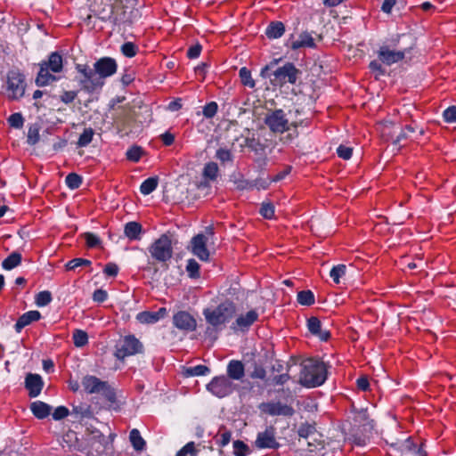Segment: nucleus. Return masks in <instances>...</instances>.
<instances>
[{
  "mask_svg": "<svg viewBox=\"0 0 456 456\" xmlns=\"http://www.w3.org/2000/svg\"><path fill=\"white\" fill-rule=\"evenodd\" d=\"M40 139L37 128H29L28 133V142L31 145L36 144Z\"/></svg>",
  "mask_w": 456,
  "mask_h": 456,
  "instance_id": "obj_60",
  "label": "nucleus"
},
{
  "mask_svg": "<svg viewBox=\"0 0 456 456\" xmlns=\"http://www.w3.org/2000/svg\"><path fill=\"white\" fill-rule=\"evenodd\" d=\"M245 146L254 151L256 154H262L265 150V145L258 138L254 136L245 139Z\"/></svg>",
  "mask_w": 456,
  "mask_h": 456,
  "instance_id": "obj_31",
  "label": "nucleus"
},
{
  "mask_svg": "<svg viewBox=\"0 0 456 456\" xmlns=\"http://www.w3.org/2000/svg\"><path fill=\"white\" fill-rule=\"evenodd\" d=\"M63 69V58L58 52H53L48 56V60L39 63V71L35 83L37 86H45L58 79L52 74L59 73Z\"/></svg>",
  "mask_w": 456,
  "mask_h": 456,
  "instance_id": "obj_4",
  "label": "nucleus"
},
{
  "mask_svg": "<svg viewBox=\"0 0 456 456\" xmlns=\"http://www.w3.org/2000/svg\"><path fill=\"white\" fill-rule=\"evenodd\" d=\"M218 175L219 167L216 162L211 161L205 164L202 171V175L204 179L208 181H215L216 180Z\"/></svg>",
  "mask_w": 456,
  "mask_h": 456,
  "instance_id": "obj_27",
  "label": "nucleus"
},
{
  "mask_svg": "<svg viewBox=\"0 0 456 456\" xmlns=\"http://www.w3.org/2000/svg\"><path fill=\"white\" fill-rule=\"evenodd\" d=\"M118 270H119L118 266L115 263L110 262V263H108L105 265L103 273L107 276L115 277L118 275Z\"/></svg>",
  "mask_w": 456,
  "mask_h": 456,
  "instance_id": "obj_59",
  "label": "nucleus"
},
{
  "mask_svg": "<svg viewBox=\"0 0 456 456\" xmlns=\"http://www.w3.org/2000/svg\"><path fill=\"white\" fill-rule=\"evenodd\" d=\"M51 406L42 401H36L30 404V411L38 419L48 417L51 413Z\"/></svg>",
  "mask_w": 456,
  "mask_h": 456,
  "instance_id": "obj_24",
  "label": "nucleus"
},
{
  "mask_svg": "<svg viewBox=\"0 0 456 456\" xmlns=\"http://www.w3.org/2000/svg\"><path fill=\"white\" fill-rule=\"evenodd\" d=\"M82 385L88 394H102L107 401L110 403L116 401L114 389L106 381H102L95 376H85L82 379Z\"/></svg>",
  "mask_w": 456,
  "mask_h": 456,
  "instance_id": "obj_8",
  "label": "nucleus"
},
{
  "mask_svg": "<svg viewBox=\"0 0 456 456\" xmlns=\"http://www.w3.org/2000/svg\"><path fill=\"white\" fill-rule=\"evenodd\" d=\"M236 312V304L230 299H225L214 308H205L203 315L213 330L219 331L233 319Z\"/></svg>",
  "mask_w": 456,
  "mask_h": 456,
  "instance_id": "obj_2",
  "label": "nucleus"
},
{
  "mask_svg": "<svg viewBox=\"0 0 456 456\" xmlns=\"http://www.w3.org/2000/svg\"><path fill=\"white\" fill-rule=\"evenodd\" d=\"M216 158L219 159L223 164L225 162L232 161V154L230 150L220 148L216 152Z\"/></svg>",
  "mask_w": 456,
  "mask_h": 456,
  "instance_id": "obj_50",
  "label": "nucleus"
},
{
  "mask_svg": "<svg viewBox=\"0 0 456 456\" xmlns=\"http://www.w3.org/2000/svg\"><path fill=\"white\" fill-rule=\"evenodd\" d=\"M227 375L230 380H241L245 376V366L240 360H231L226 368Z\"/></svg>",
  "mask_w": 456,
  "mask_h": 456,
  "instance_id": "obj_20",
  "label": "nucleus"
},
{
  "mask_svg": "<svg viewBox=\"0 0 456 456\" xmlns=\"http://www.w3.org/2000/svg\"><path fill=\"white\" fill-rule=\"evenodd\" d=\"M407 53L406 49L397 51L391 49L388 45H382L378 51V57L382 63L390 66L403 60Z\"/></svg>",
  "mask_w": 456,
  "mask_h": 456,
  "instance_id": "obj_17",
  "label": "nucleus"
},
{
  "mask_svg": "<svg viewBox=\"0 0 456 456\" xmlns=\"http://www.w3.org/2000/svg\"><path fill=\"white\" fill-rule=\"evenodd\" d=\"M197 452L195 443L189 442L177 452L176 456H196Z\"/></svg>",
  "mask_w": 456,
  "mask_h": 456,
  "instance_id": "obj_46",
  "label": "nucleus"
},
{
  "mask_svg": "<svg viewBox=\"0 0 456 456\" xmlns=\"http://www.w3.org/2000/svg\"><path fill=\"white\" fill-rule=\"evenodd\" d=\"M8 122L11 126L20 128L23 126L24 118L20 113H13L9 117Z\"/></svg>",
  "mask_w": 456,
  "mask_h": 456,
  "instance_id": "obj_51",
  "label": "nucleus"
},
{
  "mask_svg": "<svg viewBox=\"0 0 456 456\" xmlns=\"http://www.w3.org/2000/svg\"><path fill=\"white\" fill-rule=\"evenodd\" d=\"M151 257L159 263H167L173 256V245L171 236L162 234L150 247Z\"/></svg>",
  "mask_w": 456,
  "mask_h": 456,
  "instance_id": "obj_9",
  "label": "nucleus"
},
{
  "mask_svg": "<svg viewBox=\"0 0 456 456\" xmlns=\"http://www.w3.org/2000/svg\"><path fill=\"white\" fill-rule=\"evenodd\" d=\"M297 302L302 305L310 306L315 302L314 295L309 289L301 290L297 293Z\"/></svg>",
  "mask_w": 456,
  "mask_h": 456,
  "instance_id": "obj_32",
  "label": "nucleus"
},
{
  "mask_svg": "<svg viewBox=\"0 0 456 456\" xmlns=\"http://www.w3.org/2000/svg\"><path fill=\"white\" fill-rule=\"evenodd\" d=\"M69 409L65 406L57 407L53 412V418L55 420H60L66 418L69 415Z\"/></svg>",
  "mask_w": 456,
  "mask_h": 456,
  "instance_id": "obj_58",
  "label": "nucleus"
},
{
  "mask_svg": "<svg viewBox=\"0 0 456 456\" xmlns=\"http://www.w3.org/2000/svg\"><path fill=\"white\" fill-rule=\"evenodd\" d=\"M417 129V126H414L413 123L410 125H406L404 128L403 129L402 133L396 137V139L394 141L395 143H399L400 141L403 138H406L408 134L414 133Z\"/></svg>",
  "mask_w": 456,
  "mask_h": 456,
  "instance_id": "obj_55",
  "label": "nucleus"
},
{
  "mask_svg": "<svg viewBox=\"0 0 456 456\" xmlns=\"http://www.w3.org/2000/svg\"><path fill=\"white\" fill-rule=\"evenodd\" d=\"M94 132L91 127L85 128L83 133L80 134L77 145L79 147H86L93 140Z\"/></svg>",
  "mask_w": 456,
  "mask_h": 456,
  "instance_id": "obj_38",
  "label": "nucleus"
},
{
  "mask_svg": "<svg viewBox=\"0 0 456 456\" xmlns=\"http://www.w3.org/2000/svg\"><path fill=\"white\" fill-rule=\"evenodd\" d=\"M52 300V293L48 290H44L36 295L35 303L37 306L43 307L49 305Z\"/></svg>",
  "mask_w": 456,
  "mask_h": 456,
  "instance_id": "obj_34",
  "label": "nucleus"
},
{
  "mask_svg": "<svg viewBox=\"0 0 456 456\" xmlns=\"http://www.w3.org/2000/svg\"><path fill=\"white\" fill-rule=\"evenodd\" d=\"M86 243L88 248H96L101 244V240L98 236L91 232H86L84 234Z\"/></svg>",
  "mask_w": 456,
  "mask_h": 456,
  "instance_id": "obj_52",
  "label": "nucleus"
},
{
  "mask_svg": "<svg viewBox=\"0 0 456 456\" xmlns=\"http://www.w3.org/2000/svg\"><path fill=\"white\" fill-rule=\"evenodd\" d=\"M443 118L448 123L456 122V106H450L444 110Z\"/></svg>",
  "mask_w": 456,
  "mask_h": 456,
  "instance_id": "obj_53",
  "label": "nucleus"
},
{
  "mask_svg": "<svg viewBox=\"0 0 456 456\" xmlns=\"http://www.w3.org/2000/svg\"><path fill=\"white\" fill-rule=\"evenodd\" d=\"M235 388L236 386L225 375L213 378L207 385L208 391L218 398L229 396Z\"/></svg>",
  "mask_w": 456,
  "mask_h": 456,
  "instance_id": "obj_11",
  "label": "nucleus"
},
{
  "mask_svg": "<svg viewBox=\"0 0 456 456\" xmlns=\"http://www.w3.org/2000/svg\"><path fill=\"white\" fill-rule=\"evenodd\" d=\"M143 154L142 147L134 145L126 153V159L132 162H138Z\"/></svg>",
  "mask_w": 456,
  "mask_h": 456,
  "instance_id": "obj_37",
  "label": "nucleus"
},
{
  "mask_svg": "<svg viewBox=\"0 0 456 456\" xmlns=\"http://www.w3.org/2000/svg\"><path fill=\"white\" fill-rule=\"evenodd\" d=\"M217 110H218L217 103L216 102H210L204 106L202 113L205 118H212L213 117H215Z\"/></svg>",
  "mask_w": 456,
  "mask_h": 456,
  "instance_id": "obj_49",
  "label": "nucleus"
},
{
  "mask_svg": "<svg viewBox=\"0 0 456 456\" xmlns=\"http://www.w3.org/2000/svg\"><path fill=\"white\" fill-rule=\"evenodd\" d=\"M173 324L183 332H191L197 329L196 319L186 311H178L173 315Z\"/></svg>",
  "mask_w": 456,
  "mask_h": 456,
  "instance_id": "obj_15",
  "label": "nucleus"
},
{
  "mask_svg": "<svg viewBox=\"0 0 456 456\" xmlns=\"http://www.w3.org/2000/svg\"><path fill=\"white\" fill-rule=\"evenodd\" d=\"M142 231V224L138 222H128L124 228V233L130 240H140Z\"/></svg>",
  "mask_w": 456,
  "mask_h": 456,
  "instance_id": "obj_25",
  "label": "nucleus"
},
{
  "mask_svg": "<svg viewBox=\"0 0 456 456\" xmlns=\"http://www.w3.org/2000/svg\"><path fill=\"white\" fill-rule=\"evenodd\" d=\"M44 382L40 375L28 373L25 378V388L31 398L37 397L42 391Z\"/></svg>",
  "mask_w": 456,
  "mask_h": 456,
  "instance_id": "obj_18",
  "label": "nucleus"
},
{
  "mask_svg": "<svg viewBox=\"0 0 456 456\" xmlns=\"http://www.w3.org/2000/svg\"><path fill=\"white\" fill-rule=\"evenodd\" d=\"M65 182L69 189L75 190L82 184V177L76 173H70L66 176Z\"/></svg>",
  "mask_w": 456,
  "mask_h": 456,
  "instance_id": "obj_40",
  "label": "nucleus"
},
{
  "mask_svg": "<svg viewBox=\"0 0 456 456\" xmlns=\"http://www.w3.org/2000/svg\"><path fill=\"white\" fill-rule=\"evenodd\" d=\"M250 452L248 445L243 441L236 440L233 442V454L235 456H247Z\"/></svg>",
  "mask_w": 456,
  "mask_h": 456,
  "instance_id": "obj_35",
  "label": "nucleus"
},
{
  "mask_svg": "<svg viewBox=\"0 0 456 456\" xmlns=\"http://www.w3.org/2000/svg\"><path fill=\"white\" fill-rule=\"evenodd\" d=\"M338 156L343 159H349L353 154V149L345 145H339L337 149Z\"/></svg>",
  "mask_w": 456,
  "mask_h": 456,
  "instance_id": "obj_56",
  "label": "nucleus"
},
{
  "mask_svg": "<svg viewBox=\"0 0 456 456\" xmlns=\"http://www.w3.org/2000/svg\"><path fill=\"white\" fill-rule=\"evenodd\" d=\"M108 294L104 289H96L93 294V299L95 302L102 303L107 299Z\"/></svg>",
  "mask_w": 456,
  "mask_h": 456,
  "instance_id": "obj_62",
  "label": "nucleus"
},
{
  "mask_svg": "<svg viewBox=\"0 0 456 456\" xmlns=\"http://www.w3.org/2000/svg\"><path fill=\"white\" fill-rule=\"evenodd\" d=\"M307 328L312 335L318 337L322 341H328L330 338V331L322 330L321 321L315 316L307 319Z\"/></svg>",
  "mask_w": 456,
  "mask_h": 456,
  "instance_id": "obj_19",
  "label": "nucleus"
},
{
  "mask_svg": "<svg viewBox=\"0 0 456 456\" xmlns=\"http://www.w3.org/2000/svg\"><path fill=\"white\" fill-rule=\"evenodd\" d=\"M271 65L264 67L261 70V76L269 77L271 84L273 86H282L286 83L294 85L297 83L301 71L296 68L292 62H286L283 66L277 68L272 74H268Z\"/></svg>",
  "mask_w": 456,
  "mask_h": 456,
  "instance_id": "obj_5",
  "label": "nucleus"
},
{
  "mask_svg": "<svg viewBox=\"0 0 456 456\" xmlns=\"http://www.w3.org/2000/svg\"><path fill=\"white\" fill-rule=\"evenodd\" d=\"M358 389L362 391H367L370 388V383L367 377H360L356 380Z\"/></svg>",
  "mask_w": 456,
  "mask_h": 456,
  "instance_id": "obj_63",
  "label": "nucleus"
},
{
  "mask_svg": "<svg viewBox=\"0 0 456 456\" xmlns=\"http://www.w3.org/2000/svg\"><path fill=\"white\" fill-rule=\"evenodd\" d=\"M241 84L244 86H248L249 88H254L256 86L255 80L252 78L251 72L246 67H243L240 69L239 72Z\"/></svg>",
  "mask_w": 456,
  "mask_h": 456,
  "instance_id": "obj_33",
  "label": "nucleus"
},
{
  "mask_svg": "<svg viewBox=\"0 0 456 456\" xmlns=\"http://www.w3.org/2000/svg\"><path fill=\"white\" fill-rule=\"evenodd\" d=\"M158 184L159 178L157 176L149 177L142 183L140 191L143 195H149L157 189Z\"/></svg>",
  "mask_w": 456,
  "mask_h": 456,
  "instance_id": "obj_30",
  "label": "nucleus"
},
{
  "mask_svg": "<svg viewBox=\"0 0 456 456\" xmlns=\"http://www.w3.org/2000/svg\"><path fill=\"white\" fill-rule=\"evenodd\" d=\"M327 374V366L322 361L309 358L302 363L299 381L304 387H316L326 381Z\"/></svg>",
  "mask_w": 456,
  "mask_h": 456,
  "instance_id": "obj_3",
  "label": "nucleus"
},
{
  "mask_svg": "<svg viewBox=\"0 0 456 456\" xmlns=\"http://www.w3.org/2000/svg\"><path fill=\"white\" fill-rule=\"evenodd\" d=\"M143 346L134 335L125 336L115 346L114 355L118 360L142 353Z\"/></svg>",
  "mask_w": 456,
  "mask_h": 456,
  "instance_id": "obj_10",
  "label": "nucleus"
},
{
  "mask_svg": "<svg viewBox=\"0 0 456 456\" xmlns=\"http://www.w3.org/2000/svg\"><path fill=\"white\" fill-rule=\"evenodd\" d=\"M75 68L81 76L78 79L81 90L92 94L102 90L105 79L117 72L118 64L111 57H102L94 62L93 69L88 64L80 63Z\"/></svg>",
  "mask_w": 456,
  "mask_h": 456,
  "instance_id": "obj_1",
  "label": "nucleus"
},
{
  "mask_svg": "<svg viewBox=\"0 0 456 456\" xmlns=\"http://www.w3.org/2000/svg\"><path fill=\"white\" fill-rule=\"evenodd\" d=\"M160 139L164 145L170 146L175 142V135L170 132H166L160 135Z\"/></svg>",
  "mask_w": 456,
  "mask_h": 456,
  "instance_id": "obj_64",
  "label": "nucleus"
},
{
  "mask_svg": "<svg viewBox=\"0 0 456 456\" xmlns=\"http://www.w3.org/2000/svg\"><path fill=\"white\" fill-rule=\"evenodd\" d=\"M129 439L135 451L141 452L145 449L146 443L138 429L134 428L130 431Z\"/></svg>",
  "mask_w": 456,
  "mask_h": 456,
  "instance_id": "obj_28",
  "label": "nucleus"
},
{
  "mask_svg": "<svg viewBox=\"0 0 456 456\" xmlns=\"http://www.w3.org/2000/svg\"><path fill=\"white\" fill-rule=\"evenodd\" d=\"M280 445V443L276 439V429L273 426L266 427L264 431L258 432L254 442V446L259 450H276Z\"/></svg>",
  "mask_w": 456,
  "mask_h": 456,
  "instance_id": "obj_12",
  "label": "nucleus"
},
{
  "mask_svg": "<svg viewBox=\"0 0 456 456\" xmlns=\"http://www.w3.org/2000/svg\"><path fill=\"white\" fill-rule=\"evenodd\" d=\"M315 433V428L314 425L308 423H303L300 425L297 430V434L300 437L308 438L311 435Z\"/></svg>",
  "mask_w": 456,
  "mask_h": 456,
  "instance_id": "obj_47",
  "label": "nucleus"
},
{
  "mask_svg": "<svg viewBox=\"0 0 456 456\" xmlns=\"http://www.w3.org/2000/svg\"><path fill=\"white\" fill-rule=\"evenodd\" d=\"M121 53L128 58H132L137 53V46L132 42H126L121 46Z\"/></svg>",
  "mask_w": 456,
  "mask_h": 456,
  "instance_id": "obj_48",
  "label": "nucleus"
},
{
  "mask_svg": "<svg viewBox=\"0 0 456 456\" xmlns=\"http://www.w3.org/2000/svg\"><path fill=\"white\" fill-rule=\"evenodd\" d=\"M167 315L165 307L159 308L157 312H141L136 315V320L141 323L151 324L159 322Z\"/></svg>",
  "mask_w": 456,
  "mask_h": 456,
  "instance_id": "obj_21",
  "label": "nucleus"
},
{
  "mask_svg": "<svg viewBox=\"0 0 456 456\" xmlns=\"http://www.w3.org/2000/svg\"><path fill=\"white\" fill-rule=\"evenodd\" d=\"M201 45L200 44L191 45L187 51V57L189 59L198 58L201 53Z\"/></svg>",
  "mask_w": 456,
  "mask_h": 456,
  "instance_id": "obj_61",
  "label": "nucleus"
},
{
  "mask_svg": "<svg viewBox=\"0 0 456 456\" xmlns=\"http://www.w3.org/2000/svg\"><path fill=\"white\" fill-rule=\"evenodd\" d=\"M259 213L265 219L273 218L275 213L273 204L271 202H263Z\"/></svg>",
  "mask_w": 456,
  "mask_h": 456,
  "instance_id": "obj_44",
  "label": "nucleus"
},
{
  "mask_svg": "<svg viewBox=\"0 0 456 456\" xmlns=\"http://www.w3.org/2000/svg\"><path fill=\"white\" fill-rule=\"evenodd\" d=\"M346 266L345 265H335L330 272V276L336 284L340 282V278L346 274Z\"/></svg>",
  "mask_w": 456,
  "mask_h": 456,
  "instance_id": "obj_39",
  "label": "nucleus"
},
{
  "mask_svg": "<svg viewBox=\"0 0 456 456\" xmlns=\"http://www.w3.org/2000/svg\"><path fill=\"white\" fill-rule=\"evenodd\" d=\"M21 254L14 251L11 253L2 263L4 270H12L21 263Z\"/></svg>",
  "mask_w": 456,
  "mask_h": 456,
  "instance_id": "obj_29",
  "label": "nucleus"
},
{
  "mask_svg": "<svg viewBox=\"0 0 456 456\" xmlns=\"http://www.w3.org/2000/svg\"><path fill=\"white\" fill-rule=\"evenodd\" d=\"M27 87L26 78L18 69L8 71L6 76L5 94L9 100L17 101L25 94Z\"/></svg>",
  "mask_w": 456,
  "mask_h": 456,
  "instance_id": "obj_7",
  "label": "nucleus"
},
{
  "mask_svg": "<svg viewBox=\"0 0 456 456\" xmlns=\"http://www.w3.org/2000/svg\"><path fill=\"white\" fill-rule=\"evenodd\" d=\"M264 123L267 126L270 131L274 134H283L293 127L295 130L294 134H289L288 137L289 139H293L297 135V122L289 123L284 110L281 109L268 110L265 115Z\"/></svg>",
  "mask_w": 456,
  "mask_h": 456,
  "instance_id": "obj_6",
  "label": "nucleus"
},
{
  "mask_svg": "<svg viewBox=\"0 0 456 456\" xmlns=\"http://www.w3.org/2000/svg\"><path fill=\"white\" fill-rule=\"evenodd\" d=\"M200 265L199 263L193 259V258H191L187 261V265H186V271L188 273V275L192 278V279H196V278H199L200 277Z\"/></svg>",
  "mask_w": 456,
  "mask_h": 456,
  "instance_id": "obj_42",
  "label": "nucleus"
},
{
  "mask_svg": "<svg viewBox=\"0 0 456 456\" xmlns=\"http://www.w3.org/2000/svg\"><path fill=\"white\" fill-rule=\"evenodd\" d=\"M259 314L256 310L251 309L246 314L237 316L231 325V329L234 331L247 332L250 327L258 321Z\"/></svg>",
  "mask_w": 456,
  "mask_h": 456,
  "instance_id": "obj_16",
  "label": "nucleus"
},
{
  "mask_svg": "<svg viewBox=\"0 0 456 456\" xmlns=\"http://www.w3.org/2000/svg\"><path fill=\"white\" fill-rule=\"evenodd\" d=\"M40 318H41V314L36 310L28 311V312L23 314L22 315H20L19 317V319L17 320V322L14 325L15 330L18 333H20L22 330V329H24L26 326L29 325L33 322H37V321L40 320Z\"/></svg>",
  "mask_w": 456,
  "mask_h": 456,
  "instance_id": "obj_22",
  "label": "nucleus"
},
{
  "mask_svg": "<svg viewBox=\"0 0 456 456\" xmlns=\"http://www.w3.org/2000/svg\"><path fill=\"white\" fill-rule=\"evenodd\" d=\"M92 262L85 258H74L66 264V269L69 271H74L80 266H89Z\"/></svg>",
  "mask_w": 456,
  "mask_h": 456,
  "instance_id": "obj_45",
  "label": "nucleus"
},
{
  "mask_svg": "<svg viewBox=\"0 0 456 456\" xmlns=\"http://www.w3.org/2000/svg\"><path fill=\"white\" fill-rule=\"evenodd\" d=\"M210 371L209 368L206 365H196L186 369V374L188 376H204L208 374Z\"/></svg>",
  "mask_w": 456,
  "mask_h": 456,
  "instance_id": "obj_43",
  "label": "nucleus"
},
{
  "mask_svg": "<svg viewBox=\"0 0 456 456\" xmlns=\"http://www.w3.org/2000/svg\"><path fill=\"white\" fill-rule=\"evenodd\" d=\"M208 237L203 233L195 235L191 240L190 250L201 261L209 260V251L208 249Z\"/></svg>",
  "mask_w": 456,
  "mask_h": 456,
  "instance_id": "obj_14",
  "label": "nucleus"
},
{
  "mask_svg": "<svg viewBox=\"0 0 456 456\" xmlns=\"http://www.w3.org/2000/svg\"><path fill=\"white\" fill-rule=\"evenodd\" d=\"M251 379H265L266 377V370L261 365L255 363L254 370L250 372Z\"/></svg>",
  "mask_w": 456,
  "mask_h": 456,
  "instance_id": "obj_54",
  "label": "nucleus"
},
{
  "mask_svg": "<svg viewBox=\"0 0 456 456\" xmlns=\"http://www.w3.org/2000/svg\"><path fill=\"white\" fill-rule=\"evenodd\" d=\"M290 47L293 50H297L299 48L305 47L316 48V44L312 34L307 31H304L299 34L297 39L291 41Z\"/></svg>",
  "mask_w": 456,
  "mask_h": 456,
  "instance_id": "obj_23",
  "label": "nucleus"
},
{
  "mask_svg": "<svg viewBox=\"0 0 456 456\" xmlns=\"http://www.w3.org/2000/svg\"><path fill=\"white\" fill-rule=\"evenodd\" d=\"M216 436L218 438V444L224 447L230 443L232 438V432L225 427L222 426L220 427Z\"/></svg>",
  "mask_w": 456,
  "mask_h": 456,
  "instance_id": "obj_41",
  "label": "nucleus"
},
{
  "mask_svg": "<svg viewBox=\"0 0 456 456\" xmlns=\"http://www.w3.org/2000/svg\"><path fill=\"white\" fill-rule=\"evenodd\" d=\"M285 32V26L281 21H272L265 29V35L269 39L281 37Z\"/></svg>",
  "mask_w": 456,
  "mask_h": 456,
  "instance_id": "obj_26",
  "label": "nucleus"
},
{
  "mask_svg": "<svg viewBox=\"0 0 456 456\" xmlns=\"http://www.w3.org/2000/svg\"><path fill=\"white\" fill-rule=\"evenodd\" d=\"M77 96V91H64L60 96L61 101L65 104H69L74 102Z\"/></svg>",
  "mask_w": 456,
  "mask_h": 456,
  "instance_id": "obj_57",
  "label": "nucleus"
},
{
  "mask_svg": "<svg viewBox=\"0 0 456 456\" xmlns=\"http://www.w3.org/2000/svg\"><path fill=\"white\" fill-rule=\"evenodd\" d=\"M73 343L77 347H82L88 343L87 333L81 330H76L73 332Z\"/></svg>",
  "mask_w": 456,
  "mask_h": 456,
  "instance_id": "obj_36",
  "label": "nucleus"
},
{
  "mask_svg": "<svg viewBox=\"0 0 456 456\" xmlns=\"http://www.w3.org/2000/svg\"><path fill=\"white\" fill-rule=\"evenodd\" d=\"M259 410L270 416L291 417L295 413L292 406L282 403L281 402H266L259 405Z\"/></svg>",
  "mask_w": 456,
  "mask_h": 456,
  "instance_id": "obj_13",
  "label": "nucleus"
}]
</instances>
